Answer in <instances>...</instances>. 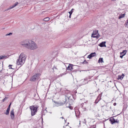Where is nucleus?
<instances>
[{
	"label": "nucleus",
	"mask_w": 128,
	"mask_h": 128,
	"mask_svg": "<svg viewBox=\"0 0 128 128\" xmlns=\"http://www.w3.org/2000/svg\"><path fill=\"white\" fill-rule=\"evenodd\" d=\"M20 44L28 49L34 50L37 49L38 46L34 42L29 40H26L21 42Z\"/></svg>",
	"instance_id": "f257e3e1"
},
{
	"label": "nucleus",
	"mask_w": 128,
	"mask_h": 128,
	"mask_svg": "<svg viewBox=\"0 0 128 128\" xmlns=\"http://www.w3.org/2000/svg\"><path fill=\"white\" fill-rule=\"evenodd\" d=\"M26 58V55L24 53H21L18 59L17 60L16 64L18 65H22L25 62Z\"/></svg>",
	"instance_id": "f03ea898"
},
{
	"label": "nucleus",
	"mask_w": 128,
	"mask_h": 128,
	"mask_svg": "<svg viewBox=\"0 0 128 128\" xmlns=\"http://www.w3.org/2000/svg\"><path fill=\"white\" fill-rule=\"evenodd\" d=\"M38 107L33 105L30 106V108L31 111V115L32 116L35 115L36 113L37 109Z\"/></svg>",
	"instance_id": "7ed1b4c3"
},
{
	"label": "nucleus",
	"mask_w": 128,
	"mask_h": 128,
	"mask_svg": "<svg viewBox=\"0 0 128 128\" xmlns=\"http://www.w3.org/2000/svg\"><path fill=\"white\" fill-rule=\"evenodd\" d=\"M76 66L73 65L72 64H70L66 68V70H71L72 72H75L76 71V70L75 69L74 67Z\"/></svg>",
	"instance_id": "20e7f679"
},
{
	"label": "nucleus",
	"mask_w": 128,
	"mask_h": 128,
	"mask_svg": "<svg viewBox=\"0 0 128 128\" xmlns=\"http://www.w3.org/2000/svg\"><path fill=\"white\" fill-rule=\"evenodd\" d=\"M40 74L39 73H36L34 76L32 77L30 79V80L31 81H35L37 80H38L39 76Z\"/></svg>",
	"instance_id": "39448f33"
},
{
	"label": "nucleus",
	"mask_w": 128,
	"mask_h": 128,
	"mask_svg": "<svg viewBox=\"0 0 128 128\" xmlns=\"http://www.w3.org/2000/svg\"><path fill=\"white\" fill-rule=\"evenodd\" d=\"M109 121L110 122L111 124H113L116 122L118 124L119 123V121L118 120L116 119V120L112 117H111L110 118Z\"/></svg>",
	"instance_id": "423d86ee"
},
{
	"label": "nucleus",
	"mask_w": 128,
	"mask_h": 128,
	"mask_svg": "<svg viewBox=\"0 0 128 128\" xmlns=\"http://www.w3.org/2000/svg\"><path fill=\"white\" fill-rule=\"evenodd\" d=\"M98 33V30H95L93 31V33L92 34V37L93 38H97V36H94L95 35H96Z\"/></svg>",
	"instance_id": "0eeeda50"
},
{
	"label": "nucleus",
	"mask_w": 128,
	"mask_h": 128,
	"mask_svg": "<svg viewBox=\"0 0 128 128\" xmlns=\"http://www.w3.org/2000/svg\"><path fill=\"white\" fill-rule=\"evenodd\" d=\"M96 56V54L95 52H94L92 53L89 55H88V58H89L90 59H91V58L94 56Z\"/></svg>",
	"instance_id": "6e6552de"
},
{
	"label": "nucleus",
	"mask_w": 128,
	"mask_h": 128,
	"mask_svg": "<svg viewBox=\"0 0 128 128\" xmlns=\"http://www.w3.org/2000/svg\"><path fill=\"white\" fill-rule=\"evenodd\" d=\"M14 110H12L10 112V116H11V119L13 120L14 119Z\"/></svg>",
	"instance_id": "1a4fd4ad"
},
{
	"label": "nucleus",
	"mask_w": 128,
	"mask_h": 128,
	"mask_svg": "<svg viewBox=\"0 0 128 128\" xmlns=\"http://www.w3.org/2000/svg\"><path fill=\"white\" fill-rule=\"evenodd\" d=\"M101 95L100 94H99L97 98L96 99L95 102V103L97 104L98 102L101 99Z\"/></svg>",
	"instance_id": "9d476101"
},
{
	"label": "nucleus",
	"mask_w": 128,
	"mask_h": 128,
	"mask_svg": "<svg viewBox=\"0 0 128 128\" xmlns=\"http://www.w3.org/2000/svg\"><path fill=\"white\" fill-rule=\"evenodd\" d=\"M106 43V42H103L100 43V44H99V46L101 47H106V46L105 44Z\"/></svg>",
	"instance_id": "9b49d317"
},
{
	"label": "nucleus",
	"mask_w": 128,
	"mask_h": 128,
	"mask_svg": "<svg viewBox=\"0 0 128 128\" xmlns=\"http://www.w3.org/2000/svg\"><path fill=\"white\" fill-rule=\"evenodd\" d=\"M124 74H122L121 75H118V79H119L122 80L124 78Z\"/></svg>",
	"instance_id": "f8f14e48"
},
{
	"label": "nucleus",
	"mask_w": 128,
	"mask_h": 128,
	"mask_svg": "<svg viewBox=\"0 0 128 128\" xmlns=\"http://www.w3.org/2000/svg\"><path fill=\"white\" fill-rule=\"evenodd\" d=\"M8 58L6 56H0V60H2L3 58Z\"/></svg>",
	"instance_id": "ddd939ff"
},
{
	"label": "nucleus",
	"mask_w": 128,
	"mask_h": 128,
	"mask_svg": "<svg viewBox=\"0 0 128 128\" xmlns=\"http://www.w3.org/2000/svg\"><path fill=\"white\" fill-rule=\"evenodd\" d=\"M103 58H100L98 60V62L99 63L101 62V63H102L104 62L103 60Z\"/></svg>",
	"instance_id": "4468645a"
},
{
	"label": "nucleus",
	"mask_w": 128,
	"mask_h": 128,
	"mask_svg": "<svg viewBox=\"0 0 128 128\" xmlns=\"http://www.w3.org/2000/svg\"><path fill=\"white\" fill-rule=\"evenodd\" d=\"M10 109L8 108H7V109L6 111V112L4 113V114L6 115H8L9 114Z\"/></svg>",
	"instance_id": "2eb2a0df"
},
{
	"label": "nucleus",
	"mask_w": 128,
	"mask_h": 128,
	"mask_svg": "<svg viewBox=\"0 0 128 128\" xmlns=\"http://www.w3.org/2000/svg\"><path fill=\"white\" fill-rule=\"evenodd\" d=\"M49 20L50 18L49 17H47L44 18L43 20L44 21L47 22L49 21Z\"/></svg>",
	"instance_id": "dca6fc26"
},
{
	"label": "nucleus",
	"mask_w": 128,
	"mask_h": 128,
	"mask_svg": "<svg viewBox=\"0 0 128 128\" xmlns=\"http://www.w3.org/2000/svg\"><path fill=\"white\" fill-rule=\"evenodd\" d=\"M87 79H85L82 82V84H86L87 83H88V82H87L86 81H87Z\"/></svg>",
	"instance_id": "f3484780"
},
{
	"label": "nucleus",
	"mask_w": 128,
	"mask_h": 128,
	"mask_svg": "<svg viewBox=\"0 0 128 128\" xmlns=\"http://www.w3.org/2000/svg\"><path fill=\"white\" fill-rule=\"evenodd\" d=\"M15 7V6H14V4L12 6H10V7L9 8H8L7 10H9L11 9L12 8H14V7Z\"/></svg>",
	"instance_id": "a211bd4d"
},
{
	"label": "nucleus",
	"mask_w": 128,
	"mask_h": 128,
	"mask_svg": "<svg viewBox=\"0 0 128 128\" xmlns=\"http://www.w3.org/2000/svg\"><path fill=\"white\" fill-rule=\"evenodd\" d=\"M15 7V6H14V4L12 6H10V7L9 8H8L7 10H9L11 9L12 8H14V7Z\"/></svg>",
	"instance_id": "6ab92c4d"
},
{
	"label": "nucleus",
	"mask_w": 128,
	"mask_h": 128,
	"mask_svg": "<svg viewBox=\"0 0 128 128\" xmlns=\"http://www.w3.org/2000/svg\"><path fill=\"white\" fill-rule=\"evenodd\" d=\"M125 14H121V15H120L118 17L119 19L123 17H124V16Z\"/></svg>",
	"instance_id": "aec40b11"
},
{
	"label": "nucleus",
	"mask_w": 128,
	"mask_h": 128,
	"mask_svg": "<svg viewBox=\"0 0 128 128\" xmlns=\"http://www.w3.org/2000/svg\"><path fill=\"white\" fill-rule=\"evenodd\" d=\"M126 50H123L122 52H120V55H122V54H124V53L126 52Z\"/></svg>",
	"instance_id": "412c9836"
},
{
	"label": "nucleus",
	"mask_w": 128,
	"mask_h": 128,
	"mask_svg": "<svg viewBox=\"0 0 128 128\" xmlns=\"http://www.w3.org/2000/svg\"><path fill=\"white\" fill-rule=\"evenodd\" d=\"M52 69L53 70H54V69L55 70H58V68L56 67V66L55 65H54V66L53 67Z\"/></svg>",
	"instance_id": "4be33fe9"
},
{
	"label": "nucleus",
	"mask_w": 128,
	"mask_h": 128,
	"mask_svg": "<svg viewBox=\"0 0 128 128\" xmlns=\"http://www.w3.org/2000/svg\"><path fill=\"white\" fill-rule=\"evenodd\" d=\"M126 54V52L124 53V54H122V55H120V58H123V57L125 55V54Z\"/></svg>",
	"instance_id": "5701e85b"
},
{
	"label": "nucleus",
	"mask_w": 128,
	"mask_h": 128,
	"mask_svg": "<svg viewBox=\"0 0 128 128\" xmlns=\"http://www.w3.org/2000/svg\"><path fill=\"white\" fill-rule=\"evenodd\" d=\"M12 33L10 32V33L9 34H6V36H10V35H12Z\"/></svg>",
	"instance_id": "b1692460"
},
{
	"label": "nucleus",
	"mask_w": 128,
	"mask_h": 128,
	"mask_svg": "<svg viewBox=\"0 0 128 128\" xmlns=\"http://www.w3.org/2000/svg\"><path fill=\"white\" fill-rule=\"evenodd\" d=\"M47 112V110L46 109H45L43 111V112L44 114L46 113Z\"/></svg>",
	"instance_id": "393cba45"
},
{
	"label": "nucleus",
	"mask_w": 128,
	"mask_h": 128,
	"mask_svg": "<svg viewBox=\"0 0 128 128\" xmlns=\"http://www.w3.org/2000/svg\"><path fill=\"white\" fill-rule=\"evenodd\" d=\"M8 99V98L6 97L5 98H4L2 100L3 102H4L6 100Z\"/></svg>",
	"instance_id": "a878e982"
},
{
	"label": "nucleus",
	"mask_w": 128,
	"mask_h": 128,
	"mask_svg": "<svg viewBox=\"0 0 128 128\" xmlns=\"http://www.w3.org/2000/svg\"><path fill=\"white\" fill-rule=\"evenodd\" d=\"M12 65H10L9 66H8V67H9V69H14L12 68Z\"/></svg>",
	"instance_id": "bb28decb"
},
{
	"label": "nucleus",
	"mask_w": 128,
	"mask_h": 128,
	"mask_svg": "<svg viewBox=\"0 0 128 128\" xmlns=\"http://www.w3.org/2000/svg\"><path fill=\"white\" fill-rule=\"evenodd\" d=\"M66 107L69 108L71 110H72L73 109V107L72 106H68V107Z\"/></svg>",
	"instance_id": "cd10ccee"
},
{
	"label": "nucleus",
	"mask_w": 128,
	"mask_h": 128,
	"mask_svg": "<svg viewBox=\"0 0 128 128\" xmlns=\"http://www.w3.org/2000/svg\"><path fill=\"white\" fill-rule=\"evenodd\" d=\"M11 104V103H10L9 105L8 106V108L9 109H10V106Z\"/></svg>",
	"instance_id": "c85d7f7f"
},
{
	"label": "nucleus",
	"mask_w": 128,
	"mask_h": 128,
	"mask_svg": "<svg viewBox=\"0 0 128 128\" xmlns=\"http://www.w3.org/2000/svg\"><path fill=\"white\" fill-rule=\"evenodd\" d=\"M72 12H73L71 10V11L69 12L68 13L70 14V15H71V14H72Z\"/></svg>",
	"instance_id": "c756f323"
},
{
	"label": "nucleus",
	"mask_w": 128,
	"mask_h": 128,
	"mask_svg": "<svg viewBox=\"0 0 128 128\" xmlns=\"http://www.w3.org/2000/svg\"><path fill=\"white\" fill-rule=\"evenodd\" d=\"M83 64H87L88 63V62L86 61V60H85L83 62Z\"/></svg>",
	"instance_id": "7c9ffc66"
},
{
	"label": "nucleus",
	"mask_w": 128,
	"mask_h": 128,
	"mask_svg": "<svg viewBox=\"0 0 128 128\" xmlns=\"http://www.w3.org/2000/svg\"><path fill=\"white\" fill-rule=\"evenodd\" d=\"M18 4V2H16V3H15V4H14V6H16L17 5V4Z\"/></svg>",
	"instance_id": "2f4dec72"
},
{
	"label": "nucleus",
	"mask_w": 128,
	"mask_h": 128,
	"mask_svg": "<svg viewBox=\"0 0 128 128\" xmlns=\"http://www.w3.org/2000/svg\"><path fill=\"white\" fill-rule=\"evenodd\" d=\"M84 122H83L84 123L86 124V119H84Z\"/></svg>",
	"instance_id": "473e14b6"
},
{
	"label": "nucleus",
	"mask_w": 128,
	"mask_h": 128,
	"mask_svg": "<svg viewBox=\"0 0 128 128\" xmlns=\"http://www.w3.org/2000/svg\"><path fill=\"white\" fill-rule=\"evenodd\" d=\"M113 105H114V106H115L116 105V103L115 102V103H114Z\"/></svg>",
	"instance_id": "72a5a7b5"
},
{
	"label": "nucleus",
	"mask_w": 128,
	"mask_h": 128,
	"mask_svg": "<svg viewBox=\"0 0 128 128\" xmlns=\"http://www.w3.org/2000/svg\"><path fill=\"white\" fill-rule=\"evenodd\" d=\"M71 15H70H70L69 16V17L70 18H71Z\"/></svg>",
	"instance_id": "f704fd0d"
},
{
	"label": "nucleus",
	"mask_w": 128,
	"mask_h": 128,
	"mask_svg": "<svg viewBox=\"0 0 128 128\" xmlns=\"http://www.w3.org/2000/svg\"><path fill=\"white\" fill-rule=\"evenodd\" d=\"M61 118H62V119H63V118H64L63 117H61Z\"/></svg>",
	"instance_id": "c9c22d12"
},
{
	"label": "nucleus",
	"mask_w": 128,
	"mask_h": 128,
	"mask_svg": "<svg viewBox=\"0 0 128 128\" xmlns=\"http://www.w3.org/2000/svg\"><path fill=\"white\" fill-rule=\"evenodd\" d=\"M91 77H89V79L91 78Z\"/></svg>",
	"instance_id": "e433bc0d"
},
{
	"label": "nucleus",
	"mask_w": 128,
	"mask_h": 128,
	"mask_svg": "<svg viewBox=\"0 0 128 128\" xmlns=\"http://www.w3.org/2000/svg\"><path fill=\"white\" fill-rule=\"evenodd\" d=\"M65 122H66V120H65Z\"/></svg>",
	"instance_id": "4c0bfd02"
},
{
	"label": "nucleus",
	"mask_w": 128,
	"mask_h": 128,
	"mask_svg": "<svg viewBox=\"0 0 128 128\" xmlns=\"http://www.w3.org/2000/svg\"><path fill=\"white\" fill-rule=\"evenodd\" d=\"M127 23L128 24V20H127Z\"/></svg>",
	"instance_id": "58836bf2"
},
{
	"label": "nucleus",
	"mask_w": 128,
	"mask_h": 128,
	"mask_svg": "<svg viewBox=\"0 0 128 128\" xmlns=\"http://www.w3.org/2000/svg\"><path fill=\"white\" fill-rule=\"evenodd\" d=\"M69 47V46H68V47L66 46V47H65L67 48H68V47Z\"/></svg>",
	"instance_id": "ea45409f"
},
{
	"label": "nucleus",
	"mask_w": 128,
	"mask_h": 128,
	"mask_svg": "<svg viewBox=\"0 0 128 128\" xmlns=\"http://www.w3.org/2000/svg\"><path fill=\"white\" fill-rule=\"evenodd\" d=\"M74 9H73V8H72V10H72H72H74Z\"/></svg>",
	"instance_id": "a19ab883"
},
{
	"label": "nucleus",
	"mask_w": 128,
	"mask_h": 128,
	"mask_svg": "<svg viewBox=\"0 0 128 128\" xmlns=\"http://www.w3.org/2000/svg\"><path fill=\"white\" fill-rule=\"evenodd\" d=\"M68 124H69V122H68Z\"/></svg>",
	"instance_id": "79ce46f5"
}]
</instances>
